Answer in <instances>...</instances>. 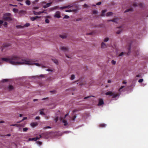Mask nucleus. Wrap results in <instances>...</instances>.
<instances>
[{"instance_id":"34","label":"nucleus","mask_w":148,"mask_h":148,"mask_svg":"<svg viewBox=\"0 0 148 148\" xmlns=\"http://www.w3.org/2000/svg\"><path fill=\"white\" fill-rule=\"evenodd\" d=\"M131 44H130L129 45V47L128 48V50L129 51L128 52L129 53L130 52V50H131Z\"/></svg>"},{"instance_id":"47","label":"nucleus","mask_w":148,"mask_h":148,"mask_svg":"<svg viewBox=\"0 0 148 148\" xmlns=\"http://www.w3.org/2000/svg\"><path fill=\"white\" fill-rule=\"evenodd\" d=\"M124 86H122L121 87L119 88V91H121V90L122 89V88H124Z\"/></svg>"},{"instance_id":"38","label":"nucleus","mask_w":148,"mask_h":148,"mask_svg":"<svg viewBox=\"0 0 148 148\" xmlns=\"http://www.w3.org/2000/svg\"><path fill=\"white\" fill-rule=\"evenodd\" d=\"M40 114L42 115H45V114L44 113L43 111L40 110Z\"/></svg>"},{"instance_id":"48","label":"nucleus","mask_w":148,"mask_h":148,"mask_svg":"<svg viewBox=\"0 0 148 148\" xmlns=\"http://www.w3.org/2000/svg\"><path fill=\"white\" fill-rule=\"evenodd\" d=\"M106 11V10H102V16H103V14Z\"/></svg>"},{"instance_id":"27","label":"nucleus","mask_w":148,"mask_h":148,"mask_svg":"<svg viewBox=\"0 0 148 148\" xmlns=\"http://www.w3.org/2000/svg\"><path fill=\"white\" fill-rule=\"evenodd\" d=\"M75 78V76L74 75H71V80H73V79H74Z\"/></svg>"},{"instance_id":"21","label":"nucleus","mask_w":148,"mask_h":148,"mask_svg":"<svg viewBox=\"0 0 148 148\" xmlns=\"http://www.w3.org/2000/svg\"><path fill=\"white\" fill-rule=\"evenodd\" d=\"M112 14V13L111 12H108L106 14L107 16H111Z\"/></svg>"},{"instance_id":"20","label":"nucleus","mask_w":148,"mask_h":148,"mask_svg":"<svg viewBox=\"0 0 148 148\" xmlns=\"http://www.w3.org/2000/svg\"><path fill=\"white\" fill-rule=\"evenodd\" d=\"M118 19L117 18H114L113 19L108 20V21H111L114 22H117Z\"/></svg>"},{"instance_id":"64","label":"nucleus","mask_w":148,"mask_h":148,"mask_svg":"<svg viewBox=\"0 0 148 148\" xmlns=\"http://www.w3.org/2000/svg\"><path fill=\"white\" fill-rule=\"evenodd\" d=\"M76 116H74L73 118V121H74L75 120V119L76 118Z\"/></svg>"},{"instance_id":"50","label":"nucleus","mask_w":148,"mask_h":148,"mask_svg":"<svg viewBox=\"0 0 148 148\" xmlns=\"http://www.w3.org/2000/svg\"><path fill=\"white\" fill-rule=\"evenodd\" d=\"M51 127L50 126H47L44 127V129H47V128H51Z\"/></svg>"},{"instance_id":"23","label":"nucleus","mask_w":148,"mask_h":148,"mask_svg":"<svg viewBox=\"0 0 148 148\" xmlns=\"http://www.w3.org/2000/svg\"><path fill=\"white\" fill-rule=\"evenodd\" d=\"M13 11L14 12V13H17L18 12V11L17 9L14 8L13 9Z\"/></svg>"},{"instance_id":"22","label":"nucleus","mask_w":148,"mask_h":148,"mask_svg":"<svg viewBox=\"0 0 148 148\" xmlns=\"http://www.w3.org/2000/svg\"><path fill=\"white\" fill-rule=\"evenodd\" d=\"M25 3L28 5H30L31 4L30 1L29 0H26L25 1Z\"/></svg>"},{"instance_id":"14","label":"nucleus","mask_w":148,"mask_h":148,"mask_svg":"<svg viewBox=\"0 0 148 148\" xmlns=\"http://www.w3.org/2000/svg\"><path fill=\"white\" fill-rule=\"evenodd\" d=\"M61 49L64 51H68V49L66 47H63L61 48Z\"/></svg>"},{"instance_id":"18","label":"nucleus","mask_w":148,"mask_h":148,"mask_svg":"<svg viewBox=\"0 0 148 148\" xmlns=\"http://www.w3.org/2000/svg\"><path fill=\"white\" fill-rule=\"evenodd\" d=\"M133 10V8H129V9L126 10H125V12H127L130 11H132Z\"/></svg>"},{"instance_id":"29","label":"nucleus","mask_w":148,"mask_h":148,"mask_svg":"<svg viewBox=\"0 0 148 148\" xmlns=\"http://www.w3.org/2000/svg\"><path fill=\"white\" fill-rule=\"evenodd\" d=\"M73 6V5H69L65 6V7H66V8H71V7H72Z\"/></svg>"},{"instance_id":"24","label":"nucleus","mask_w":148,"mask_h":148,"mask_svg":"<svg viewBox=\"0 0 148 148\" xmlns=\"http://www.w3.org/2000/svg\"><path fill=\"white\" fill-rule=\"evenodd\" d=\"M76 11V10H66L65 12H73V11Z\"/></svg>"},{"instance_id":"54","label":"nucleus","mask_w":148,"mask_h":148,"mask_svg":"<svg viewBox=\"0 0 148 148\" xmlns=\"http://www.w3.org/2000/svg\"><path fill=\"white\" fill-rule=\"evenodd\" d=\"M7 46L6 45L4 46L3 47V48L2 49V51H3V50L4 49L6 48Z\"/></svg>"},{"instance_id":"35","label":"nucleus","mask_w":148,"mask_h":148,"mask_svg":"<svg viewBox=\"0 0 148 148\" xmlns=\"http://www.w3.org/2000/svg\"><path fill=\"white\" fill-rule=\"evenodd\" d=\"M106 45L103 42H102V48H105L106 47Z\"/></svg>"},{"instance_id":"51","label":"nucleus","mask_w":148,"mask_h":148,"mask_svg":"<svg viewBox=\"0 0 148 148\" xmlns=\"http://www.w3.org/2000/svg\"><path fill=\"white\" fill-rule=\"evenodd\" d=\"M44 17L45 18H50L51 16H45Z\"/></svg>"},{"instance_id":"41","label":"nucleus","mask_w":148,"mask_h":148,"mask_svg":"<svg viewBox=\"0 0 148 148\" xmlns=\"http://www.w3.org/2000/svg\"><path fill=\"white\" fill-rule=\"evenodd\" d=\"M69 18V16L68 15H65L64 16L63 18Z\"/></svg>"},{"instance_id":"44","label":"nucleus","mask_w":148,"mask_h":148,"mask_svg":"<svg viewBox=\"0 0 148 148\" xmlns=\"http://www.w3.org/2000/svg\"><path fill=\"white\" fill-rule=\"evenodd\" d=\"M143 81V79H141L139 80L138 82L139 83H141Z\"/></svg>"},{"instance_id":"58","label":"nucleus","mask_w":148,"mask_h":148,"mask_svg":"<svg viewBox=\"0 0 148 148\" xmlns=\"http://www.w3.org/2000/svg\"><path fill=\"white\" fill-rule=\"evenodd\" d=\"M40 119V117L38 116H36L35 118V119L36 120H39Z\"/></svg>"},{"instance_id":"59","label":"nucleus","mask_w":148,"mask_h":148,"mask_svg":"<svg viewBox=\"0 0 148 148\" xmlns=\"http://www.w3.org/2000/svg\"><path fill=\"white\" fill-rule=\"evenodd\" d=\"M10 6H15V7H17V5H12V4H10Z\"/></svg>"},{"instance_id":"31","label":"nucleus","mask_w":148,"mask_h":148,"mask_svg":"<svg viewBox=\"0 0 148 148\" xmlns=\"http://www.w3.org/2000/svg\"><path fill=\"white\" fill-rule=\"evenodd\" d=\"M36 143L37 144L39 145H41L42 144V142H40V141H37L36 142Z\"/></svg>"},{"instance_id":"42","label":"nucleus","mask_w":148,"mask_h":148,"mask_svg":"<svg viewBox=\"0 0 148 148\" xmlns=\"http://www.w3.org/2000/svg\"><path fill=\"white\" fill-rule=\"evenodd\" d=\"M45 22L47 23H48L49 22V19L47 18H46L45 20Z\"/></svg>"},{"instance_id":"10","label":"nucleus","mask_w":148,"mask_h":148,"mask_svg":"<svg viewBox=\"0 0 148 148\" xmlns=\"http://www.w3.org/2000/svg\"><path fill=\"white\" fill-rule=\"evenodd\" d=\"M38 137L37 136L36 137L33 138H29L28 139L29 141H36L38 139Z\"/></svg>"},{"instance_id":"45","label":"nucleus","mask_w":148,"mask_h":148,"mask_svg":"<svg viewBox=\"0 0 148 148\" xmlns=\"http://www.w3.org/2000/svg\"><path fill=\"white\" fill-rule=\"evenodd\" d=\"M30 25V24L29 23H26L25 25V26L26 27H28Z\"/></svg>"},{"instance_id":"55","label":"nucleus","mask_w":148,"mask_h":148,"mask_svg":"<svg viewBox=\"0 0 148 148\" xmlns=\"http://www.w3.org/2000/svg\"><path fill=\"white\" fill-rule=\"evenodd\" d=\"M46 71H51V72L52 71V70H51V69H47L46 70Z\"/></svg>"},{"instance_id":"49","label":"nucleus","mask_w":148,"mask_h":148,"mask_svg":"<svg viewBox=\"0 0 148 148\" xmlns=\"http://www.w3.org/2000/svg\"><path fill=\"white\" fill-rule=\"evenodd\" d=\"M50 92H53L54 93H56V90L50 91Z\"/></svg>"},{"instance_id":"56","label":"nucleus","mask_w":148,"mask_h":148,"mask_svg":"<svg viewBox=\"0 0 148 148\" xmlns=\"http://www.w3.org/2000/svg\"><path fill=\"white\" fill-rule=\"evenodd\" d=\"M91 96H88V97H85L84 98V99H88V98H90Z\"/></svg>"},{"instance_id":"62","label":"nucleus","mask_w":148,"mask_h":148,"mask_svg":"<svg viewBox=\"0 0 148 148\" xmlns=\"http://www.w3.org/2000/svg\"><path fill=\"white\" fill-rule=\"evenodd\" d=\"M3 23V21L2 20H0V25L2 24Z\"/></svg>"},{"instance_id":"12","label":"nucleus","mask_w":148,"mask_h":148,"mask_svg":"<svg viewBox=\"0 0 148 148\" xmlns=\"http://www.w3.org/2000/svg\"><path fill=\"white\" fill-rule=\"evenodd\" d=\"M25 12V11L23 10H21L18 11V14L21 15L22 14H24Z\"/></svg>"},{"instance_id":"63","label":"nucleus","mask_w":148,"mask_h":148,"mask_svg":"<svg viewBox=\"0 0 148 148\" xmlns=\"http://www.w3.org/2000/svg\"><path fill=\"white\" fill-rule=\"evenodd\" d=\"M54 62L56 64H58V61L57 60H56L54 61Z\"/></svg>"},{"instance_id":"32","label":"nucleus","mask_w":148,"mask_h":148,"mask_svg":"<svg viewBox=\"0 0 148 148\" xmlns=\"http://www.w3.org/2000/svg\"><path fill=\"white\" fill-rule=\"evenodd\" d=\"M28 130V128L25 127L23 128V131L24 132H26Z\"/></svg>"},{"instance_id":"9","label":"nucleus","mask_w":148,"mask_h":148,"mask_svg":"<svg viewBox=\"0 0 148 148\" xmlns=\"http://www.w3.org/2000/svg\"><path fill=\"white\" fill-rule=\"evenodd\" d=\"M133 6L134 7L139 6L140 7H143V4L142 3H140L138 4V5H137L136 3H134L133 4Z\"/></svg>"},{"instance_id":"57","label":"nucleus","mask_w":148,"mask_h":148,"mask_svg":"<svg viewBox=\"0 0 148 148\" xmlns=\"http://www.w3.org/2000/svg\"><path fill=\"white\" fill-rule=\"evenodd\" d=\"M101 3V2H99L98 3H97V4H96V5H100Z\"/></svg>"},{"instance_id":"28","label":"nucleus","mask_w":148,"mask_h":148,"mask_svg":"<svg viewBox=\"0 0 148 148\" xmlns=\"http://www.w3.org/2000/svg\"><path fill=\"white\" fill-rule=\"evenodd\" d=\"M97 105H98V106H101L102 105V99H100L99 102Z\"/></svg>"},{"instance_id":"15","label":"nucleus","mask_w":148,"mask_h":148,"mask_svg":"<svg viewBox=\"0 0 148 148\" xmlns=\"http://www.w3.org/2000/svg\"><path fill=\"white\" fill-rule=\"evenodd\" d=\"M37 125V123H33L30 124L31 126L32 127L36 126Z\"/></svg>"},{"instance_id":"40","label":"nucleus","mask_w":148,"mask_h":148,"mask_svg":"<svg viewBox=\"0 0 148 148\" xmlns=\"http://www.w3.org/2000/svg\"><path fill=\"white\" fill-rule=\"evenodd\" d=\"M8 25V23L7 22H5L3 24V25L4 27H7V25Z\"/></svg>"},{"instance_id":"36","label":"nucleus","mask_w":148,"mask_h":148,"mask_svg":"<svg viewBox=\"0 0 148 148\" xmlns=\"http://www.w3.org/2000/svg\"><path fill=\"white\" fill-rule=\"evenodd\" d=\"M111 63L112 64L115 65L116 63V62L113 60H112L111 61Z\"/></svg>"},{"instance_id":"2","label":"nucleus","mask_w":148,"mask_h":148,"mask_svg":"<svg viewBox=\"0 0 148 148\" xmlns=\"http://www.w3.org/2000/svg\"><path fill=\"white\" fill-rule=\"evenodd\" d=\"M21 62L23 63H21V64H25L29 65H33L34 64L37 66H40L39 64L34 63V62L32 60H28L25 59H23L21 60Z\"/></svg>"},{"instance_id":"17","label":"nucleus","mask_w":148,"mask_h":148,"mask_svg":"<svg viewBox=\"0 0 148 148\" xmlns=\"http://www.w3.org/2000/svg\"><path fill=\"white\" fill-rule=\"evenodd\" d=\"M33 13L35 15H40L41 14L40 12H36L35 11H33Z\"/></svg>"},{"instance_id":"11","label":"nucleus","mask_w":148,"mask_h":148,"mask_svg":"<svg viewBox=\"0 0 148 148\" xmlns=\"http://www.w3.org/2000/svg\"><path fill=\"white\" fill-rule=\"evenodd\" d=\"M40 17V16H36L34 17H31L30 19L32 21H33L36 20L37 18H39Z\"/></svg>"},{"instance_id":"25","label":"nucleus","mask_w":148,"mask_h":148,"mask_svg":"<svg viewBox=\"0 0 148 148\" xmlns=\"http://www.w3.org/2000/svg\"><path fill=\"white\" fill-rule=\"evenodd\" d=\"M92 14H96L98 13V12L96 10H93L92 11Z\"/></svg>"},{"instance_id":"61","label":"nucleus","mask_w":148,"mask_h":148,"mask_svg":"<svg viewBox=\"0 0 148 148\" xmlns=\"http://www.w3.org/2000/svg\"><path fill=\"white\" fill-rule=\"evenodd\" d=\"M40 77L42 78H44V76L43 75H40Z\"/></svg>"},{"instance_id":"13","label":"nucleus","mask_w":148,"mask_h":148,"mask_svg":"<svg viewBox=\"0 0 148 148\" xmlns=\"http://www.w3.org/2000/svg\"><path fill=\"white\" fill-rule=\"evenodd\" d=\"M11 15V13L7 12L3 14V17H6L10 16Z\"/></svg>"},{"instance_id":"19","label":"nucleus","mask_w":148,"mask_h":148,"mask_svg":"<svg viewBox=\"0 0 148 148\" xmlns=\"http://www.w3.org/2000/svg\"><path fill=\"white\" fill-rule=\"evenodd\" d=\"M8 88L9 90H10L13 89V87L12 85H9L8 87Z\"/></svg>"},{"instance_id":"7","label":"nucleus","mask_w":148,"mask_h":148,"mask_svg":"<svg viewBox=\"0 0 148 148\" xmlns=\"http://www.w3.org/2000/svg\"><path fill=\"white\" fill-rule=\"evenodd\" d=\"M60 12L59 11H57L56 12V14H55L54 17L59 18L60 17Z\"/></svg>"},{"instance_id":"46","label":"nucleus","mask_w":148,"mask_h":148,"mask_svg":"<svg viewBox=\"0 0 148 148\" xmlns=\"http://www.w3.org/2000/svg\"><path fill=\"white\" fill-rule=\"evenodd\" d=\"M123 54L124 53L123 52H122L119 55V56H122L123 55Z\"/></svg>"},{"instance_id":"4","label":"nucleus","mask_w":148,"mask_h":148,"mask_svg":"<svg viewBox=\"0 0 148 148\" xmlns=\"http://www.w3.org/2000/svg\"><path fill=\"white\" fill-rule=\"evenodd\" d=\"M51 133L50 132H46L42 133V138H48L51 136Z\"/></svg>"},{"instance_id":"60","label":"nucleus","mask_w":148,"mask_h":148,"mask_svg":"<svg viewBox=\"0 0 148 148\" xmlns=\"http://www.w3.org/2000/svg\"><path fill=\"white\" fill-rule=\"evenodd\" d=\"M8 80L7 79H3V82H6Z\"/></svg>"},{"instance_id":"37","label":"nucleus","mask_w":148,"mask_h":148,"mask_svg":"<svg viewBox=\"0 0 148 148\" xmlns=\"http://www.w3.org/2000/svg\"><path fill=\"white\" fill-rule=\"evenodd\" d=\"M83 6L84 8H88L89 7L88 5L86 3L84 4Z\"/></svg>"},{"instance_id":"26","label":"nucleus","mask_w":148,"mask_h":148,"mask_svg":"<svg viewBox=\"0 0 148 148\" xmlns=\"http://www.w3.org/2000/svg\"><path fill=\"white\" fill-rule=\"evenodd\" d=\"M71 132L70 131H64V132H63L62 133V135L63 134H68V133H70Z\"/></svg>"},{"instance_id":"3","label":"nucleus","mask_w":148,"mask_h":148,"mask_svg":"<svg viewBox=\"0 0 148 148\" xmlns=\"http://www.w3.org/2000/svg\"><path fill=\"white\" fill-rule=\"evenodd\" d=\"M106 95H110L112 96V98H114L119 96V95L118 93H116L115 92H112L111 91H109L105 93Z\"/></svg>"},{"instance_id":"6","label":"nucleus","mask_w":148,"mask_h":148,"mask_svg":"<svg viewBox=\"0 0 148 148\" xmlns=\"http://www.w3.org/2000/svg\"><path fill=\"white\" fill-rule=\"evenodd\" d=\"M52 2H50V3H47L45 5H43V7L44 8H46L50 7L52 4Z\"/></svg>"},{"instance_id":"16","label":"nucleus","mask_w":148,"mask_h":148,"mask_svg":"<svg viewBox=\"0 0 148 148\" xmlns=\"http://www.w3.org/2000/svg\"><path fill=\"white\" fill-rule=\"evenodd\" d=\"M62 122L64 123V126H66L68 125V123L67 122V121L63 119L62 120Z\"/></svg>"},{"instance_id":"8","label":"nucleus","mask_w":148,"mask_h":148,"mask_svg":"<svg viewBox=\"0 0 148 148\" xmlns=\"http://www.w3.org/2000/svg\"><path fill=\"white\" fill-rule=\"evenodd\" d=\"M59 37L63 39H64L67 38V36L66 34H64L62 35H60Z\"/></svg>"},{"instance_id":"43","label":"nucleus","mask_w":148,"mask_h":148,"mask_svg":"<svg viewBox=\"0 0 148 148\" xmlns=\"http://www.w3.org/2000/svg\"><path fill=\"white\" fill-rule=\"evenodd\" d=\"M58 120V117L56 116L54 119V121L56 122H57Z\"/></svg>"},{"instance_id":"30","label":"nucleus","mask_w":148,"mask_h":148,"mask_svg":"<svg viewBox=\"0 0 148 148\" xmlns=\"http://www.w3.org/2000/svg\"><path fill=\"white\" fill-rule=\"evenodd\" d=\"M27 119V117H24L23 118V119L21 121H20L17 122V123H20L21 121H24V120L26 119Z\"/></svg>"},{"instance_id":"1","label":"nucleus","mask_w":148,"mask_h":148,"mask_svg":"<svg viewBox=\"0 0 148 148\" xmlns=\"http://www.w3.org/2000/svg\"><path fill=\"white\" fill-rule=\"evenodd\" d=\"M20 59V57L16 56H12L9 58H2L1 59L7 62H8L10 64L13 65H20L22 62L21 61H18Z\"/></svg>"},{"instance_id":"53","label":"nucleus","mask_w":148,"mask_h":148,"mask_svg":"<svg viewBox=\"0 0 148 148\" xmlns=\"http://www.w3.org/2000/svg\"><path fill=\"white\" fill-rule=\"evenodd\" d=\"M51 11H52L53 10H55V8L54 7H53V8H51L50 9Z\"/></svg>"},{"instance_id":"5","label":"nucleus","mask_w":148,"mask_h":148,"mask_svg":"<svg viewBox=\"0 0 148 148\" xmlns=\"http://www.w3.org/2000/svg\"><path fill=\"white\" fill-rule=\"evenodd\" d=\"M3 19L4 21H11L12 20V18L8 16L3 17Z\"/></svg>"},{"instance_id":"39","label":"nucleus","mask_w":148,"mask_h":148,"mask_svg":"<svg viewBox=\"0 0 148 148\" xmlns=\"http://www.w3.org/2000/svg\"><path fill=\"white\" fill-rule=\"evenodd\" d=\"M109 38H106L104 40V42H107L109 40Z\"/></svg>"},{"instance_id":"33","label":"nucleus","mask_w":148,"mask_h":148,"mask_svg":"<svg viewBox=\"0 0 148 148\" xmlns=\"http://www.w3.org/2000/svg\"><path fill=\"white\" fill-rule=\"evenodd\" d=\"M122 31V30H121V29H119L117 32L116 33L117 34H119L121 33Z\"/></svg>"},{"instance_id":"52","label":"nucleus","mask_w":148,"mask_h":148,"mask_svg":"<svg viewBox=\"0 0 148 148\" xmlns=\"http://www.w3.org/2000/svg\"><path fill=\"white\" fill-rule=\"evenodd\" d=\"M59 8L60 9H65V8H66L65 6H64L63 7H60V8Z\"/></svg>"}]
</instances>
